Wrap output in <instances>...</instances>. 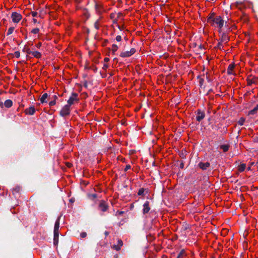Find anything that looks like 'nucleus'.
Segmentation results:
<instances>
[{
	"instance_id": "1",
	"label": "nucleus",
	"mask_w": 258,
	"mask_h": 258,
	"mask_svg": "<svg viewBox=\"0 0 258 258\" xmlns=\"http://www.w3.org/2000/svg\"><path fill=\"white\" fill-rule=\"evenodd\" d=\"M207 22L213 26L217 27L221 29L224 25V21L220 16H214V14H212L207 19Z\"/></svg>"
},
{
	"instance_id": "2",
	"label": "nucleus",
	"mask_w": 258,
	"mask_h": 258,
	"mask_svg": "<svg viewBox=\"0 0 258 258\" xmlns=\"http://www.w3.org/2000/svg\"><path fill=\"white\" fill-rule=\"evenodd\" d=\"M59 218H58L55 221L54 228V244L56 245L58 241L59 236Z\"/></svg>"
},
{
	"instance_id": "3",
	"label": "nucleus",
	"mask_w": 258,
	"mask_h": 258,
	"mask_svg": "<svg viewBox=\"0 0 258 258\" xmlns=\"http://www.w3.org/2000/svg\"><path fill=\"white\" fill-rule=\"evenodd\" d=\"M12 22L14 23H18L22 19V16L17 12H13L11 15Z\"/></svg>"
},
{
	"instance_id": "4",
	"label": "nucleus",
	"mask_w": 258,
	"mask_h": 258,
	"mask_svg": "<svg viewBox=\"0 0 258 258\" xmlns=\"http://www.w3.org/2000/svg\"><path fill=\"white\" fill-rule=\"evenodd\" d=\"M78 94L77 93H73L68 100V105L71 106L72 105L78 103Z\"/></svg>"
},
{
	"instance_id": "5",
	"label": "nucleus",
	"mask_w": 258,
	"mask_h": 258,
	"mask_svg": "<svg viewBox=\"0 0 258 258\" xmlns=\"http://www.w3.org/2000/svg\"><path fill=\"white\" fill-rule=\"evenodd\" d=\"M70 113V106L67 104L64 105L61 109L60 114L62 116H66Z\"/></svg>"
},
{
	"instance_id": "6",
	"label": "nucleus",
	"mask_w": 258,
	"mask_h": 258,
	"mask_svg": "<svg viewBox=\"0 0 258 258\" xmlns=\"http://www.w3.org/2000/svg\"><path fill=\"white\" fill-rule=\"evenodd\" d=\"M136 50L135 48H131L130 51H126L120 53V56L122 57H129L135 53Z\"/></svg>"
},
{
	"instance_id": "7",
	"label": "nucleus",
	"mask_w": 258,
	"mask_h": 258,
	"mask_svg": "<svg viewBox=\"0 0 258 258\" xmlns=\"http://www.w3.org/2000/svg\"><path fill=\"white\" fill-rule=\"evenodd\" d=\"M150 210V208L149 207V202L148 201H146L143 205V214H145L148 213Z\"/></svg>"
},
{
	"instance_id": "8",
	"label": "nucleus",
	"mask_w": 258,
	"mask_h": 258,
	"mask_svg": "<svg viewBox=\"0 0 258 258\" xmlns=\"http://www.w3.org/2000/svg\"><path fill=\"white\" fill-rule=\"evenodd\" d=\"M99 207V209L102 212H105L108 208L107 205L104 201H101L100 203Z\"/></svg>"
},
{
	"instance_id": "9",
	"label": "nucleus",
	"mask_w": 258,
	"mask_h": 258,
	"mask_svg": "<svg viewBox=\"0 0 258 258\" xmlns=\"http://www.w3.org/2000/svg\"><path fill=\"white\" fill-rule=\"evenodd\" d=\"M205 117V113L200 110H199L197 112L196 119L198 121L202 120Z\"/></svg>"
},
{
	"instance_id": "10",
	"label": "nucleus",
	"mask_w": 258,
	"mask_h": 258,
	"mask_svg": "<svg viewBox=\"0 0 258 258\" xmlns=\"http://www.w3.org/2000/svg\"><path fill=\"white\" fill-rule=\"evenodd\" d=\"M234 64H230L229 65L227 72L228 75H234L235 73L234 72Z\"/></svg>"
},
{
	"instance_id": "11",
	"label": "nucleus",
	"mask_w": 258,
	"mask_h": 258,
	"mask_svg": "<svg viewBox=\"0 0 258 258\" xmlns=\"http://www.w3.org/2000/svg\"><path fill=\"white\" fill-rule=\"evenodd\" d=\"M199 166L200 168H201L203 170H206L208 167L210 166V163L209 162H200L199 164Z\"/></svg>"
},
{
	"instance_id": "12",
	"label": "nucleus",
	"mask_w": 258,
	"mask_h": 258,
	"mask_svg": "<svg viewBox=\"0 0 258 258\" xmlns=\"http://www.w3.org/2000/svg\"><path fill=\"white\" fill-rule=\"evenodd\" d=\"M26 111L27 114L33 115L35 112V109L34 107H30L27 109Z\"/></svg>"
},
{
	"instance_id": "13",
	"label": "nucleus",
	"mask_w": 258,
	"mask_h": 258,
	"mask_svg": "<svg viewBox=\"0 0 258 258\" xmlns=\"http://www.w3.org/2000/svg\"><path fill=\"white\" fill-rule=\"evenodd\" d=\"M5 106L7 108H10L13 105V102L11 100L8 99L5 101Z\"/></svg>"
},
{
	"instance_id": "14",
	"label": "nucleus",
	"mask_w": 258,
	"mask_h": 258,
	"mask_svg": "<svg viewBox=\"0 0 258 258\" xmlns=\"http://www.w3.org/2000/svg\"><path fill=\"white\" fill-rule=\"evenodd\" d=\"M32 55L34 57L37 58H39L41 56V53L37 51H33V52L32 53Z\"/></svg>"
},
{
	"instance_id": "15",
	"label": "nucleus",
	"mask_w": 258,
	"mask_h": 258,
	"mask_svg": "<svg viewBox=\"0 0 258 258\" xmlns=\"http://www.w3.org/2000/svg\"><path fill=\"white\" fill-rule=\"evenodd\" d=\"M48 97V94L47 93H44L43 94V95L42 96V97H41L40 98V101L42 103H45V102H46V99Z\"/></svg>"
},
{
	"instance_id": "16",
	"label": "nucleus",
	"mask_w": 258,
	"mask_h": 258,
	"mask_svg": "<svg viewBox=\"0 0 258 258\" xmlns=\"http://www.w3.org/2000/svg\"><path fill=\"white\" fill-rule=\"evenodd\" d=\"M220 148L224 152H226L229 150V146L228 145H222L220 146Z\"/></svg>"
},
{
	"instance_id": "17",
	"label": "nucleus",
	"mask_w": 258,
	"mask_h": 258,
	"mask_svg": "<svg viewBox=\"0 0 258 258\" xmlns=\"http://www.w3.org/2000/svg\"><path fill=\"white\" fill-rule=\"evenodd\" d=\"M246 168V165L245 164H241L238 167V170L239 172L243 171Z\"/></svg>"
},
{
	"instance_id": "18",
	"label": "nucleus",
	"mask_w": 258,
	"mask_h": 258,
	"mask_svg": "<svg viewBox=\"0 0 258 258\" xmlns=\"http://www.w3.org/2000/svg\"><path fill=\"white\" fill-rule=\"evenodd\" d=\"M257 110H258V104L253 109L249 111V114H254Z\"/></svg>"
},
{
	"instance_id": "19",
	"label": "nucleus",
	"mask_w": 258,
	"mask_h": 258,
	"mask_svg": "<svg viewBox=\"0 0 258 258\" xmlns=\"http://www.w3.org/2000/svg\"><path fill=\"white\" fill-rule=\"evenodd\" d=\"M228 40H229V39H228V37L226 35L223 34L222 35V38L221 40V42H228Z\"/></svg>"
},
{
	"instance_id": "20",
	"label": "nucleus",
	"mask_w": 258,
	"mask_h": 258,
	"mask_svg": "<svg viewBox=\"0 0 258 258\" xmlns=\"http://www.w3.org/2000/svg\"><path fill=\"white\" fill-rule=\"evenodd\" d=\"M14 30V27H10L9 28L7 32V35H9L13 33Z\"/></svg>"
},
{
	"instance_id": "21",
	"label": "nucleus",
	"mask_w": 258,
	"mask_h": 258,
	"mask_svg": "<svg viewBox=\"0 0 258 258\" xmlns=\"http://www.w3.org/2000/svg\"><path fill=\"white\" fill-rule=\"evenodd\" d=\"M118 49V46L116 44H112V48H111V49H112V52H115Z\"/></svg>"
},
{
	"instance_id": "22",
	"label": "nucleus",
	"mask_w": 258,
	"mask_h": 258,
	"mask_svg": "<svg viewBox=\"0 0 258 258\" xmlns=\"http://www.w3.org/2000/svg\"><path fill=\"white\" fill-rule=\"evenodd\" d=\"M185 254V252L184 250H182L181 251H180V252L179 253L178 256H177V258H182L183 257V256Z\"/></svg>"
},
{
	"instance_id": "23",
	"label": "nucleus",
	"mask_w": 258,
	"mask_h": 258,
	"mask_svg": "<svg viewBox=\"0 0 258 258\" xmlns=\"http://www.w3.org/2000/svg\"><path fill=\"white\" fill-rule=\"evenodd\" d=\"M94 26L95 27V28L97 30L99 29V22L98 21H97L95 22V23H94Z\"/></svg>"
},
{
	"instance_id": "24",
	"label": "nucleus",
	"mask_w": 258,
	"mask_h": 258,
	"mask_svg": "<svg viewBox=\"0 0 258 258\" xmlns=\"http://www.w3.org/2000/svg\"><path fill=\"white\" fill-rule=\"evenodd\" d=\"M112 248H113L114 249H115L116 250H119L120 249V246L118 245L117 244V245H113L112 246Z\"/></svg>"
},
{
	"instance_id": "25",
	"label": "nucleus",
	"mask_w": 258,
	"mask_h": 258,
	"mask_svg": "<svg viewBox=\"0 0 258 258\" xmlns=\"http://www.w3.org/2000/svg\"><path fill=\"white\" fill-rule=\"evenodd\" d=\"M39 32V28H35V29H33L32 31H31V32L33 34H37Z\"/></svg>"
},
{
	"instance_id": "26",
	"label": "nucleus",
	"mask_w": 258,
	"mask_h": 258,
	"mask_svg": "<svg viewBox=\"0 0 258 258\" xmlns=\"http://www.w3.org/2000/svg\"><path fill=\"white\" fill-rule=\"evenodd\" d=\"M244 121L245 119L243 118H241L238 121V124H240V125H242L243 124Z\"/></svg>"
},
{
	"instance_id": "27",
	"label": "nucleus",
	"mask_w": 258,
	"mask_h": 258,
	"mask_svg": "<svg viewBox=\"0 0 258 258\" xmlns=\"http://www.w3.org/2000/svg\"><path fill=\"white\" fill-rule=\"evenodd\" d=\"M144 188H141L139 189V191H138V195L139 196H142L144 195Z\"/></svg>"
},
{
	"instance_id": "28",
	"label": "nucleus",
	"mask_w": 258,
	"mask_h": 258,
	"mask_svg": "<svg viewBox=\"0 0 258 258\" xmlns=\"http://www.w3.org/2000/svg\"><path fill=\"white\" fill-rule=\"evenodd\" d=\"M32 52H33V51L30 50V49L27 48V49H26L27 56H28V55H30V54L32 55Z\"/></svg>"
},
{
	"instance_id": "29",
	"label": "nucleus",
	"mask_w": 258,
	"mask_h": 258,
	"mask_svg": "<svg viewBox=\"0 0 258 258\" xmlns=\"http://www.w3.org/2000/svg\"><path fill=\"white\" fill-rule=\"evenodd\" d=\"M55 104H56V101H55V100H53V101H50V102L49 103V105L50 106H53V105H54Z\"/></svg>"
},
{
	"instance_id": "30",
	"label": "nucleus",
	"mask_w": 258,
	"mask_h": 258,
	"mask_svg": "<svg viewBox=\"0 0 258 258\" xmlns=\"http://www.w3.org/2000/svg\"><path fill=\"white\" fill-rule=\"evenodd\" d=\"M31 14L33 17H36L38 16V13L36 12H32Z\"/></svg>"
},
{
	"instance_id": "31",
	"label": "nucleus",
	"mask_w": 258,
	"mask_h": 258,
	"mask_svg": "<svg viewBox=\"0 0 258 258\" xmlns=\"http://www.w3.org/2000/svg\"><path fill=\"white\" fill-rule=\"evenodd\" d=\"M115 39L117 41L119 42L121 40V37L120 35H117Z\"/></svg>"
},
{
	"instance_id": "32",
	"label": "nucleus",
	"mask_w": 258,
	"mask_h": 258,
	"mask_svg": "<svg viewBox=\"0 0 258 258\" xmlns=\"http://www.w3.org/2000/svg\"><path fill=\"white\" fill-rule=\"evenodd\" d=\"M81 237L82 238H85L87 236V234L86 232H82L80 234Z\"/></svg>"
},
{
	"instance_id": "33",
	"label": "nucleus",
	"mask_w": 258,
	"mask_h": 258,
	"mask_svg": "<svg viewBox=\"0 0 258 258\" xmlns=\"http://www.w3.org/2000/svg\"><path fill=\"white\" fill-rule=\"evenodd\" d=\"M131 165H127L125 166V168H124V171H127L128 169H131Z\"/></svg>"
},
{
	"instance_id": "34",
	"label": "nucleus",
	"mask_w": 258,
	"mask_h": 258,
	"mask_svg": "<svg viewBox=\"0 0 258 258\" xmlns=\"http://www.w3.org/2000/svg\"><path fill=\"white\" fill-rule=\"evenodd\" d=\"M123 244V242L122 241V240H118V243H117V245L120 246V247H121V246Z\"/></svg>"
},
{
	"instance_id": "35",
	"label": "nucleus",
	"mask_w": 258,
	"mask_h": 258,
	"mask_svg": "<svg viewBox=\"0 0 258 258\" xmlns=\"http://www.w3.org/2000/svg\"><path fill=\"white\" fill-rule=\"evenodd\" d=\"M15 55L17 58L19 57H20V52H18V51L15 52Z\"/></svg>"
},
{
	"instance_id": "36",
	"label": "nucleus",
	"mask_w": 258,
	"mask_h": 258,
	"mask_svg": "<svg viewBox=\"0 0 258 258\" xmlns=\"http://www.w3.org/2000/svg\"><path fill=\"white\" fill-rule=\"evenodd\" d=\"M108 67V65L107 64H104L103 67V69L104 70H106Z\"/></svg>"
},
{
	"instance_id": "37",
	"label": "nucleus",
	"mask_w": 258,
	"mask_h": 258,
	"mask_svg": "<svg viewBox=\"0 0 258 258\" xmlns=\"http://www.w3.org/2000/svg\"><path fill=\"white\" fill-rule=\"evenodd\" d=\"M109 60V58H108V57H105V58H104V61L105 62H108Z\"/></svg>"
},
{
	"instance_id": "38",
	"label": "nucleus",
	"mask_w": 258,
	"mask_h": 258,
	"mask_svg": "<svg viewBox=\"0 0 258 258\" xmlns=\"http://www.w3.org/2000/svg\"><path fill=\"white\" fill-rule=\"evenodd\" d=\"M33 22H34V23H37L38 22L37 20L35 18L33 19Z\"/></svg>"
},
{
	"instance_id": "39",
	"label": "nucleus",
	"mask_w": 258,
	"mask_h": 258,
	"mask_svg": "<svg viewBox=\"0 0 258 258\" xmlns=\"http://www.w3.org/2000/svg\"><path fill=\"white\" fill-rule=\"evenodd\" d=\"M41 43H39V44H38L36 45V46H37V47L39 48V47H40L41 46Z\"/></svg>"
},
{
	"instance_id": "40",
	"label": "nucleus",
	"mask_w": 258,
	"mask_h": 258,
	"mask_svg": "<svg viewBox=\"0 0 258 258\" xmlns=\"http://www.w3.org/2000/svg\"><path fill=\"white\" fill-rule=\"evenodd\" d=\"M15 191H18H18H19V188H15Z\"/></svg>"
},
{
	"instance_id": "41",
	"label": "nucleus",
	"mask_w": 258,
	"mask_h": 258,
	"mask_svg": "<svg viewBox=\"0 0 258 258\" xmlns=\"http://www.w3.org/2000/svg\"><path fill=\"white\" fill-rule=\"evenodd\" d=\"M108 234H109V233H108V232H107V231H105V235H108Z\"/></svg>"
},
{
	"instance_id": "42",
	"label": "nucleus",
	"mask_w": 258,
	"mask_h": 258,
	"mask_svg": "<svg viewBox=\"0 0 258 258\" xmlns=\"http://www.w3.org/2000/svg\"><path fill=\"white\" fill-rule=\"evenodd\" d=\"M27 48L26 47H25L23 49V51H25L26 52V49H27Z\"/></svg>"
},
{
	"instance_id": "43",
	"label": "nucleus",
	"mask_w": 258,
	"mask_h": 258,
	"mask_svg": "<svg viewBox=\"0 0 258 258\" xmlns=\"http://www.w3.org/2000/svg\"><path fill=\"white\" fill-rule=\"evenodd\" d=\"M221 43H220L219 44V45H218V47H219V48H221Z\"/></svg>"
},
{
	"instance_id": "44",
	"label": "nucleus",
	"mask_w": 258,
	"mask_h": 258,
	"mask_svg": "<svg viewBox=\"0 0 258 258\" xmlns=\"http://www.w3.org/2000/svg\"><path fill=\"white\" fill-rule=\"evenodd\" d=\"M54 98H55V99H56V98H57V96H56V95H55V96H54Z\"/></svg>"
},
{
	"instance_id": "45",
	"label": "nucleus",
	"mask_w": 258,
	"mask_h": 258,
	"mask_svg": "<svg viewBox=\"0 0 258 258\" xmlns=\"http://www.w3.org/2000/svg\"><path fill=\"white\" fill-rule=\"evenodd\" d=\"M180 166H181V167H182H182H183V164H181V165H180Z\"/></svg>"
}]
</instances>
